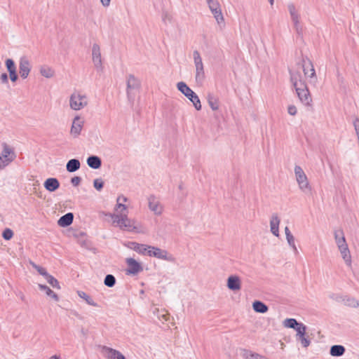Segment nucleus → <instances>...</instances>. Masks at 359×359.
I'll list each match as a JSON object with an SVG mask.
<instances>
[{"instance_id": "1", "label": "nucleus", "mask_w": 359, "mask_h": 359, "mask_svg": "<svg viewBox=\"0 0 359 359\" xmlns=\"http://www.w3.org/2000/svg\"><path fill=\"white\" fill-rule=\"evenodd\" d=\"M112 219V224L115 226H118L121 230L129 232H142L141 224L134 219L128 217L127 213L110 214Z\"/></svg>"}, {"instance_id": "2", "label": "nucleus", "mask_w": 359, "mask_h": 359, "mask_svg": "<svg viewBox=\"0 0 359 359\" xmlns=\"http://www.w3.org/2000/svg\"><path fill=\"white\" fill-rule=\"evenodd\" d=\"M334 236L336 244L343 259L347 265L350 266L351 264V257L343 230L341 229L335 230Z\"/></svg>"}, {"instance_id": "3", "label": "nucleus", "mask_w": 359, "mask_h": 359, "mask_svg": "<svg viewBox=\"0 0 359 359\" xmlns=\"http://www.w3.org/2000/svg\"><path fill=\"white\" fill-rule=\"evenodd\" d=\"M177 88L194 104L196 110L201 109V104L198 96L183 81L177 83Z\"/></svg>"}, {"instance_id": "4", "label": "nucleus", "mask_w": 359, "mask_h": 359, "mask_svg": "<svg viewBox=\"0 0 359 359\" xmlns=\"http://www.w3.org/2000/svg\"><path fill=\"white\" fill-rule=\"evenodd\" d=\"M88 104V97L79 91L74 92L69 97V107L72 109L79 111Z\"/></svg>"}, {"instance_id": "5", "label": "nucleus", "mask_w": 359, "mask_h": 359, "mask_svg": "<svg viewBox=\"0 0 359 359\" xmlns=\"http://www.w3.org/2000/svg\"><path fill=\"white\" fill-rule=\"evenodd\" d=\"M294 175L299 189L304 193L310 191L311 187L309 184L308 178L303 169L299 165H295Z\"/></svg>"}, {"instance_id": "6", "label": "nucleus", "mask_w": 359, "mask_h": 359, "mask_svg": "<svg viewBox=\"0 0 359 359\" xmlns=\"http://www.w3.org/2000/svg\"><path fill=\"white\" fill-rule=\"evenodd\" d=\"M193 57L196 67V81L198 84H202L205 78V75L202 58L198 50L193 52Z\"/></svg>"}, {"instance_id": "7", "label": "nucleus", "mask_w": 359, "mask_h": 359, "mask_svg": "<svg viewBox=\"0 0 359 359\" xmlns=\"http://www.w3.org/2000/svg\"><path fill=\"white\" fill-rule=\"evenodd\" d=\"M147 255L168 262H172L174 260L173 257L166 250L151 245L149 246Z\"/></svg>"}, {"instance_id": "8", "label": "nucleus", "mask_w": 359, "mask_h": 359, "mask_svg": "<svg viewBox=\"0 0 359 359\" xmlns=\"http://www.w3.org/2000/svg\"><path fill=\"white\" fill-rule=\"evenodd\" d=\"M92 61L96 70L98 72H102L104 67L102 65L100 47L97 43H94L92 46Z\"/></svg>"}, {"instance_id": "9", "label": "nucleus", "mask_w": 359, "mask_h": 359, "mask_svg": "<svg viewBox=\"0 0 359 359\" xmlns=\"http://www.w3.org/2000/svg\"><path fill=\"white\" fill-rule=\"evenodd\" d=\"M302 68L305 76L309 78L311 83H315L317 81V76L312 62L308 58L303 59Z\"/></svg>"}, {"instance_id": "10", "label": "nucleus", "mask_w": 359, "mask_h": 359, "mask_svg": "<svg viewBox=\"0 0 359 359\" xmlns=\"http://www.w3.org/2000/svg\"><path fill=\"white\" fill-rule=\"evenodd\" d=\"M299 87H295V90L300 101L305 105H310L312 99L308 88L305 83H299Z\"/></svg>"}, {"instance_id": "11", "label": "nucleus", "mask_w": 359, "mask_h": 359, "mask_svg": "<svg viewBox=\"0 0 359 359\" xmlns=\"http://www.w3.org/2000/svg\"><path fill=\"white\" fill-rule=\"evenodd\" d=\"M149 209L156 215H161L163 212V206L159 199L154 195H150L148 198Z\"/></svg>"}, {"instance_id": "12", "label": "nucleus", "mask_w": 359, "mask_h": 359, "mask_svg": "<svg viewBox=\"0 0 359 359\" xmlns=\"http://www.w3.org/2000/svg\"><path fill=\"white\" fill-rule=\"evenodd\" d=\"M295 339L304 348H306L310 346L311 339L309 336L306 335V326H302V328L298 329L295 334Z\"/></svg>"}, {"instance_id": "13", "label": "nucleus", "mask_w": 359, "mask_h": 359, "mask_svg": "<svg viewBox=\"0 0 359 359\" xmlns=\"http://www.w3.org/2000/svg\"><path fill=\"white\" fill-rule=\"evenodd\" d=\"M126 262L128 265L127 274L136 275L143 270L141 264L133 258H127Z\"/></svg>"}, {"instance_id": "14", "label": "nucleus", "mask_w": 359, "mask_h": 359, "mask_svg": "<svg viewBox=\"0 0 359 359\" xmlns=\"http://www.w3.org/2000/svg\"><path fill=\"white\" fill-rule=\"evenodd\" d=\"M83 120L79 116L74 117L70 130V134L74 137H77L81 134V130L83 127Z\"/></svg>"}, {"instance_id": "15", "label": "nucleus", "mask_w": 359, "mask_h": 359, "mask_svg": "<svg viewBox=\"0 0 359 359\" xmlns=\"http://www.w3.org/2000/svg\"><path fill=\"white\" fill-rule=\"evenodd\" d=\"M102 353L107 359H126L120 351L105 346H102Z\"/></svg>"}, {"instance_id": "16", "label": "nucleus", "mask_w": 359, "mask_h": 359, "mask_svg": "<svg viewBox=\"0 0 359 359\" xmlns=\"http://www.w3.org/2000/svg\"><path fill=\"white\" fill-rule=\"evenodd\" d=\"M209 8L212 11V13L214 15L217 22L222 21L223 15L222 14L219 3L216 0H207Z\"/></svg>"}, {"instance_id": "17", "label": "nucleus", "mask_w": 359, "mask_h": 359, "mask_svg": "<svg viewBox=\"0 0 359 359\" xmlns=\"http://www.w3.org/2000/svg\"><path fill=\"white\" fill-rule=\"evenodd\" d=\"M31 66L29 61L26 57H22L20 60L19 73L20 76L26 79L30 72Z\"/></svg>"}, {"instance_id": "18", "label": "nucleus", "mask_w": 359, "mask_h": 359, "mask_svg": "<svg viewBox=\"0 0 359 359\" xmlns=\"http://www.w3.org/2000/svg\"><path fill=\"white\" fill-rule=\"evenodd\" d=\"M140 86V81L133 74L127 77V94L130 97L132 90L138 89Z\"/></svg>"}, {"instance_id": "19", "label": "nucleus", "mask_w": 359, "mask_h": 359, "mask_svg": "<svg viewBox=\"0 0 359 359\" xmlns=\"http://www.w3.org/2000/svg\"><path fill=\"white\" fill-rule=\"evenodd\" d=\"M227 287L229 290L233 291L241 290V278L237 276H230L227 279Z\"/></svg>"}, {"instance_id": "20", "label": "nucleus", "mask_w": 359, "mask_h": 359, "mask_svg": "<svg viewBox=\"0 0 359 359\" xmlns=\"http://www.w3.org/2000/svg\"><path fill=\"white\" fill-rule=\"evenodd\" d=\"M280 219L276 213L273 214L270 219L271 232L276 237L279 236V224Z\"/></svg>"}, {"instance_id": "21", "label": "nucleus", "mask_w": 359, "mask_h": 359, "mask_svg": "<svg viewBox=\"0 0 359 359\" xmlns=\"http://www.w3.org/2000/svg\"><path fill=\"white\" fill-rule=\"evenodd\" d=\"M74 219V215L72 212H68L62 216L57 221V224L61 227H67L72 224Z\"/></svg>"}, {"instance_id": "22", "label": "nucleus", "mask_w": 359, "mask_h": 359, "mask_svg": "<svg viewBox=\"0 0 359 359\" xmlns=\"http://www.w3.org/2000/svg\"><path fill=\"white\" fill-rule=\"evenodd\" d=\"M60 187V183L56 178H48L44 182V187L49 191L53 192Z\"/></svg>"}, {"instance_id": "23", "label": "nucleus", "mask_w": 359, "mask_h": 359, "mask_svg": "<svg viewBox=\"0 0 359 359\" xmlns=\"http://www.w3.org/2000/svg\"><path fill=\"white\" fill-rule=\"evenodd\" d=\"M283 325L285 327L288 328H292L296 330L297 332V330L299 328H302V326H305L302 323H298L296 319L294 318H287L283 322Z\"/></svg>"}, {"instance_id": "24", "label": "nucleus", "mask_w": 359, "mask_h": 359, "mask_svg": "<svg viewBox=\"0 0 359 359\" xmlns=\"http://www.w3.org/2000/svg\"><path fill=\"white\" fill-rule=\"evenodd\" d=\"M87 164L93 169H98L102 165V161L97 156H90L87 158Z\"/></svg>"}, {"instance_id": "25", "label": "nucleus", "mask_w": 359, "mask_h": 359, "mask_svg": "<svg viewBox=\"0 0 359 359\" xmlns=\"http://www.w3.org/2000/svg\"><path fill=\"white\" fill-rule=\"evenodd\" d=\"M207 100L212 110L217 111L219 109V99L216 95L213 93H208Z\"/></svg>"}, {"instance_id": "26", "label": "nucleus", "mask_w": 359, "mask_h": 359, "mask_svg": "<svg viewBox=\"0 0 359 359\" xmlns=\"http://www.w3.org/2000/svg\"><path fill=\"white\" fill-rule=\"evenodd\" d=\"M290 81L294 86L299 87V83H305L302 79V75L299 72H290Z\"/></svg>"}, {"instance_id": "27", "label": "nucleus", "mask_w": 359, "mask_h": 359, "mask_svg": "<svg viewBox=\"0 0 359 359\" xmlns=\"http://www.w3.org/2000/svg\"><path fill=\"white\" fill-rule=\"evenodd\" d=\"M81 163L78 159L73 158L69 160L67 165L66 169L69 172H74L80 168Z\"/></svg>"}, {"instance_id": "28", "label": "nucleus", "mask_w": 359, "mask_h": 359, "mask_svg": "<svg viewBox=\"0 0 359 359\" xmlns=\"http://www.w3.org/2000/svg\"><path fill=\"white\" fill-rule=\"evenodd\" d=\"M252 308L257 313H264L268 311V306L260 301H255L252 304Z\"/></svg>"}, {"instance_id": "29", "label": "nucleus", "mask_w": 359, "mask_h": 359, "mask_svg": "<svg viewBox=\"0 0 359 359\" xmlns=\"http://www.w3.org/2000/svg\"><path fill=\"white\" fill-rule=\"evenodd\" d=\"M345 352V348L341 345H334L331 346L330 353L332 356H341Z\"/></svg>"}, {"instance_id": "30", "label": "nucleus", "mask_w": 359, "mask_h": 359, "mask_svg": "<svg viewBox=\"0 0 359 359\" xmlns=\"http://www.w3.org/2000/svg\"><path fill=\"white\" fill-rule=\"evenodd\" d=\"M285 233L286 239H287V241L289 245L292 248V249L294 250V252H297V248L294 243V238L292 236V234L291 233V232L287 226L285 227Z\"/></svg>"}, {"instance_id": "31", "label": "nucleus", "mask_w": 359, "mask_h": 359, "mask_svg": "<svg viewBox=\"0 0 359 359\" xmlns=\"http://www.w3.org/2000/svg\"><path fill=\"white\" fill-rule=\"evenodd\" d=\"M39 287L41 290L45 291L46 294L50 297H52L55 302L59 301V297L57 294H55L51 289H50L48 286L42 284H39Z\"/></svg>"}, {"instance_id": "32", "label": "nucleus", "mask_w": 359, "mask_h": 359, "mask_svg": "<svg viewBox=\"0 0 359 359\" xmlns=\"http://www.w3.org/2000/svg\"><path fill=\"white\" fill-rule=\"evenodd\" d=\"M15 158V154H13L11 156H5L0 155V170L4 169L10 163H11Z\"/></svg>"}, {"instance_id": "33", "label": "nucleus", "mask_w": 359, "mask_h": 359, "mask_svg": "<svg viewBox=\"0 0 359 359\" xmlns=\"http://www.w3.org/2000/svg\"><path fill=\"white\" fill-rule=\"evenodd\" d=\"M41 74L46 78H51L54 76V70L48 66H43L40 69Z\"/></svg>"}, {"instance_id": "34", "label": "nucleus", "mask_w": 359, "mask_h": 359, "mask_svg": "<svg viewBox=\"0 0 359 359\" xmlns=\"http://www.w3.org/2000/svg\"><path fill=\"white\" fill-rule=\"evenodd\" d=\"M77 294L79 297L84 299L86 303L93 306H97V304L95 302L86 292L83 291H78Z\"/></svg>"}, {"instance_id": "35", "label": "nucleus", "mask_w": 359, "mask_h": 359, "mask_svg": "<svg viewBox=\"0 0 359 359\" xmlns=\"http://www.w3.org/2000/svg\"><path fill=\"white\" fill-rule=\"evenodd\" d=\"M154 313L156 314L158 318L163 323L167 321L169 319L168 313L164 310L160 311L158 309H155Z\"/></svg>"}, {"instance_id": "36", "label": "nucleus", "mask_w": 359, "mask_h": 359, "mask_svg": "<svg viewBox=\"0 0 359 359\" xmlns=\"http://www.w3.org/2000/svg\"><path fill=\"white\" fill-rule=\"evenodd\" d=\"M46 281L53 287L56 289H60V286L59 284V282L56 278H55L53 276L50 275L49 273L47 275V276L45 278Z\"/></svg>"}, {"instance_id": "37", "label": "nucleus", "mask_w": 359, "mask_h": 359, "mask_svg": "<svg viewBox=\"0 0 359 359\" xmlns=\"http://www.w3.org/2000/svg\"><path fill=\"white\" fill-rule=\"evenodd\" d=\"M104 283L106 286L111 287L114 286L116 283V278L113 275L108 274L104 278Z\"/></svg>"}, {"instance_id": "38", "label": "nucleus", "mask_w": 359, "mask_h": 359, "mask_svg": "<svg viewBox=\"0 0 359 359\" xmlns=\"http://www.w3.org/2000/svg\"><path fill=\"white\" fill-rule=\"evenodd\" d=\"M115 213L114 214H121V213H127V207L126 205L122 203L121 202L117 203L115 207Z\"/></svg>"}, {"instance_id": "39", "label": "nucleus", "mask_w": 359, "mask_h": 359, "mask_svg": "<svg viewBox=\"0 0 359 359\" xmlns=\"http://www.w3.org/2000/svg\"><path fill=\"white\" fill-rule=\"evenodd\" d=\"M150 245H147L145 244H138V246L136 248V252L142 255H147V252Z\"/></svg>"}, {"instance_id": "40", "label": "nucleus", "mask_w": 359, "mask_h": 359, "mask_svg": "<svg viewBox=\"0 0 359 359\" xmlns=\"http://www.w3.org/2000/svg\"><path fill=\"white\" fill-rule=\"evenodd\" d=\"M288 9L294 22H298V14L295 7L293 5H289Z\"/></svg>"}, {"instance_id": "41", "label": "nucleus", "mask_w": 359, "mask_h": 359, "mask_svg": "<svg viewBox=\"0 0 359 359\" xmlns=\"http://www.w3.org/2000/svg\"><path fill=\"white\" fill-rule=\"evenodd\" d=\"M31 265L32 266V267L34 269H35L38 273L43 276L44 278H46L47 276V275L48 274V273L46 271V269L36 264L34 262H31Z\"/></svg>"}, {"instance_id": "42", "label": "nucleus", "mask_w": 359, "mask_h": 359, "mask_svg": "<svg viewBox=\"0 0 359 359\" xmlns=\"http://www.w3.org/2000/svg\"><path fill=\"white\" fill-rule=\"evenodd\" d=\"M6 65L8 72L16 71V67L13 60L7 59L6 60Z\"/></svg>"}, {"instance_id": "43", "label": "nucleus", "mask_w": 359, "mask_h": 359, "mask_svg": "<svg viewBox=\"0 0 359 359\" xmlns=\"http://www.w3.org/2000/svg\"><path fill=\"white\" fill-rule=\"evenodd\" d=\"M357 299L353 297H348L344 299L345 304L352 308H356Z\"/></svg>"}, {"instance_id": "44", "label": "nucleus", "mask_w": 359, "mask_h": 359, "mask_svg": "<svg viewBox=\"0 0 359 359\" xmlns=\"http://www.w3.org/2000/svg\"><path fill=\"white\" fill-rule=\"evenodd\" d=\"M13 154H14L13 150L7 144H4V149L1 155L5 156H11L13 155Z\"/></svg>"}, {"instance_id": "45", "label": "nucleus", "mask_w": 359, "mask_h": 359, "mask_svg": "<svg viewBox=\"0 0 359 359\" xmlns=\"http://www.w3.org/2000/svg\"><path fill=\"white\" fill-rule=\"evenodd\" d=\"M13 236V232L10 229H6L4 231L3 234H2L3 238L6 241L11 239Z\"/></svg>"}, {"instance_id": "46", "label": "nucleus", "mask_w": 359, "mask_h": 359, "mask_svg": "<svg viewBox=\"0 0 359 359\" xmlns=\"http://www.w3.org/2000/svg\"><path fill=\"white\" fill-rule=\"evenodd\" d=\"M93 186L97 191H100L103 188L104 182L101 179H95L93 182Z\"/></svg>"}, {"instance_id": "47", "label": "nucleus", "mask_w": 359, "mask_h": 359, "mask_svg": "<svg viewBox=\"0 0 359 359\" xmlns=\"http://www.w3.org/2000/svg\"><path fill=\"white\" fill-rule=\"evenodd\" d=\"M247 359H268L264 356L260 355L257 353H250L246 355Z\"/></svg>"}, {"instance_id": "48", "label": "nucleus", "mask_w": 359, "mask_h": 359, "mask_svg": "<svg viewBox=\"0 0 359 359\" xmlns=\"http://www.w3.org/2000/svg\"><path fill=\"white\" fill-rule=\"evenodd\" d=\"M81 178L80 177L76 176L72 178L71 183L73 186L77 187L81 183Z\"/></svg>"}, {"instance_id": "49", "label": "nucleus", "mask_w": 359, "mask_h": 359, "mask_svg": "<svg viewBox=\"0 0 359 359\" xmlns=\"http://www.w3.org/2000/svg\"><path fill=\"white\" fill-rule=\"evenodd\" d=\"M287 112L292 116L296 115L297 110L294 105H290L287 108Z\"/></svg>"}, {"instance_id": "50", "label": "nucleus", "mask_w": 359, "mask_h": 359, "mask_svg": "<svg viewBox=\"0 0 359 359\" xmlns=\"http://www.w3.org/2000/svg\"><path fill=\"white\" fill-rule=\"evenodd\" d=\"M9 76H10L11 80L13 82L16 81V80L18 79V75H17L16 71L9 72Z\"/></svg>"}, {"instance_id": "51", "label": "nucleus", "mask_w": 359, "mask_h": 359, "mask_svg": "<svg viewBox=\"0 0 359 359\" xmlns=\"http://www.w3.org/2000/svg\"><path fill=\"white\" fill-rule=\"evenodd\" d=\"M138 244L139 243H137L136 242H130V243H128L127 246H128V248H129L136 252V248L138 246Z\"/></svg>"}, {"instance_id": "52", "label": "nucleus", "mask_w": 359, "mask_h": 359, "mask_svg": "<svg viewBox=\"0 0 359 359\" xmlns=\"http://www.w3.org/2000/svg\"><path fill=\"white\" fill-rule=\"evenodd\" d=\"M102 6L107 8L110 6L111 0H100Z\"/></svg>"}, {"instance_id": "53", "label": "nucleus", "mask_w": 359, "mask_h": 359, "mask_svg": "<svg viewBox=\"0 0 359 359\" xmlns=\"http://www.w3.org/2000/svg\"><path fill=\"white\" fill-rule=\"evenodd\" d=\"M0 79L1 81L4 83H8V75L6 73H4L1 75Z\"/></svg>"}, {"instance_id": "54", "label": "nucleus", "mask_w": 359, "mask_h": 359, "mask_svg": "<svg viewBox=\"0 0 359 359\" xmlns=\"http://www.w3.org/2000/svg\"><path fill=\"white\" fill-rule=\"evenodd\" d=\"M128 201V198L123 196H120L117 198V203L121 202L122 203L126 202Z\"/></svg>"}, {"instance_id": "55", "label": "nucleus", "mask_w": 359, "mask_h": 359, "mask_svg": "<svg viewBox=\"0 0 359 359\" xmlns=\"http://www.w3.org/2000/svg\"><path fill=\"white\" fill-rule=\"evenodd\" d=\"M49 359H60V357L57 355H53Z\"/></svg>"}, {"instance_id": "56", "label": "nucleus", "mask_w": 359, "mask_h": 359, "mask_svg": "<svg viewBox=\"0 0 359 359\" xmlns=\"http://www.w3.org/2000/svg\"><path fill=\"white\" fill-rule=\"evenodd\" d=\"M271 5L273 4V0H269Z\"/></svg>"}, {"instance_id": "57", "label": "nucleus", "mask_w": 359, "mask_h": 359, "mask_svg": "<svg viewBox=\"0 0 359 359\" xmlns=\"http://www.w3.org/2000/svg\"><path fill=\"white\" fill-rule=\"evenodd\" d=\"M356 308H359V300L357 301Z\"/></svg>"}, {"instance_id": "58", "label": "nucleus", "mask_w": 359, "mask_h": 359, "mask_svg": "<svg viewBox=\"0 0 359 359\" xmlns=\"http://www.w3.org/2000/svg\"><path fill=\"white\" fill-rule=\"evenodd\" d=\"M179 188L181 189L182 187V185H180L179 186Z\"/></svg>"}]
</instances>
